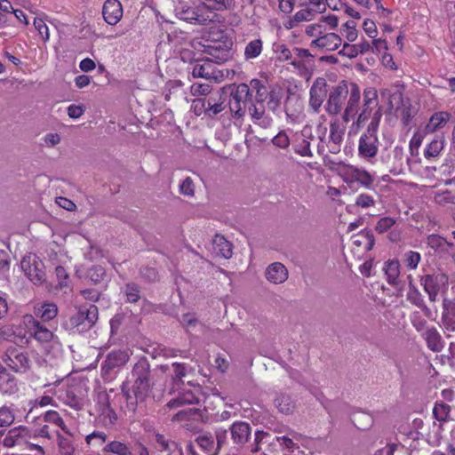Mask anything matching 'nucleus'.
Here are the masks:
<instances>
[{"instance_id": "f257e3e1", "label": "nucleus", "mask_w": 455, "mask_h": 455, "mask_svg": "<svg viewBox=\"0 0 455 455\" xmlns=\"http://www.w3.org/2000/svg\"><path fill=\"white\" fill-rule=\"evenodd\" d=\"M347 84V101L344 108L342 119L344 122L347 123L357 116L356 124L361 125L373 116V110L378 108V92L374 87L365 88L363 93V105L360 108L361 90L358 84L355 83H350Z\"/></svg>"}, {"instance_id": "f03ea898", "label": "nucleus", "mask_w": 455, "mask_h": 455, "mask_svg": "<svg viewBox=\"0 0 455 455\" xmlns=\"http://www.w3.org/2000/svg\"><path fill=\"white\" fill-rule=\"evenodd\" d=\"M167 371V365H160L151 370L148 359L140 358L132 370V392H136L140 398L148 397L153 387L166 374Z\"/></svg>"}, {"instance_id": "7ed1b4c3", "label": "nucleus", "mask_w": 455, "mask_h": 455, "mask_svg": "<svg viewBox=\"0 0 455 455\" xmlns=\"http://www.w3.org/2000/svg\"><path fill=\"white\" fill-rule=\"evenodd\" d=\"M382 114L378 108L371 117L366 131L358 140V156L360 158L372 163L379 152V140L377 135Z\"/></svg>"}, {"instance_id": "20e7f679", "label": "nucleus", "mask_w": 455, "mask_h": 455, "mask_svg": "<svg viewBox=\"0 0 455 455\" xmlns=\"http://www.w3.org/2000/svg\"><path fill=\"white\" fill-rule=\"evenodd\" d=\"M97 320L98 307L93 304L82 305L69 318V327L79 333L85 332L95 324Z\"/></svg>"}, {"instance_id": "39448f33", "label": "nucleus", "mask_w": 455, "mask_h": 455, "mask_svg": "<svg viewBox=\"0 0 455 455\" xmlns=\"http://www.w3.org/2000/svg\"><path fill=\"white\" fill-rule=\"evenodd\" d=\"M130 355L124 350H112L101 363V377L109 381L116 378L120 369L129 361Z\"/></svg>"}, {"instance_id": "423d86ee", "label": "nucleus", "mask_w": 455, "mask_h": 455, "mask_svg": "<svg viewBox=\"0 0 455 455\" xmlns=\"http://www.w3.org/2000/svg\"><path fill=\"white\" fill-rule=\"evenodd\" d=\"M348 84L345 81L331 88L325 104V111L331 116L339 115L347 98Z\"/></svg>"}, {"instance_id": "0eeeda50", "label": "nucleus", "mask_w": 455, "mask_h": 455, "mask_svg": "<svg viewBox=\"0 0 455 455\" xmlns=\"http://www.w3.org/2000/svg\"><path fill=\"white\" fill-rule=\"evenodd\" d=\"M251 99L250 88L246 84L235 86L230 93L229 108L235 117H243L245 114L246 101Z\"/></svg>"}, {"instance_id": "6e6552de", "label": "nucleus", "mask_w": 455, "mask_h": 455, "mask_svg": "<svg viewBox=\"0 0 455 455\" xmlns=\"http://www.w3.org/2000/svg\"><path fill=\"white\" fill-rule=\"evenodd\" d=\"M448 276L443 273H433L420 275L419 282L430 301L435 302L441 289L448 283Z\"/></svg>"}, {"instance_id": "1a4fd4ad", "label": "nucleus", "mask_w": 455, "mask_h": 455, "mask_svg": "<svg viewBox=\"0 0 455 455\" xmlns=\"http://www.w3.org/2000/svg\"><path fill=\"white\" fill-rule=\"evenodd\" d=\"M20 266L28 278L35 284H42L45 281L44 263L35 254L25 256Z\"/></svg>"}, {"instance_id": "9d476101", "label": "nucleus", "mask_w": 455, "mask_h": 455, "mask_svg": "<svg viewBox=\"0 0 455 455\" xmlns=\"http://www.w3.org/2000/svg\"><path fill=\"white\" fill-rule=\"evenodd\" d=\"M31 430L25 426H19L9 429L2 441L6 448L23 446L29 443L32 438Z\"/></svg>"}, {"instance_id": "9b49d317", "label": "nucleus", "mask_w": 455, "mask_h": 455, "mask_svg": "<svg viewBox=\"0 0 455 455\" xmlns=\"http://www.w3.org/2000/svg\"><path fill=\"white\" fill-rule=\"evenodd\" d=\"M4 362L16 372H25L29 369V359L20 348L12 347L7 349Z\"/></svg>"}, {"instance_id": "f8f14e48", "label": "nucleus", "mask_w": 455, "mask_h": 455, "mask_svg": "<svg viewBox=\"0 0 455 455\" xmlns=\"http://www.w3.org/2000/svg\"><path fill=\"white\" fill-rule=\"evenodd\" d=\"M229 430L233 443L239 447L244 446L251 435V427L245 421L234 422Z\"/></svg>"}, {"instance_id": "ddd939ff", "label": "nucleus", "mask_w": 455, "mask_h": 455, "mask_svg": "<svg viewBox=\"0 0 455 455\" xmlns=\"http://www.w3.org/2000/svg\"><path fill=\"white\" fill-rule=\"evenodd\" d=\"M327 84L324 79L318 78L310 88L309 94V105L315 112H318L319 108L323 105L324 97L326 96Z\"/></svg>"}, {"instance_id": "4468645a", "label": "nucleus", "mask_w": 455, "mask_h": 455, "mask_svg": "<svg viewBox=\"0 0 455 455\" xmlns=\"http://www.w3.org/2000/svg\"><path fill=\"white\" fill-rule=\"evenodd\" d=\"M205 52L210 55L208 59L212 63L221 64L231 59V48L224 43H214L205 48Z\"/></svg>"}, {"instance_id": "2eb2a0df", "label": "nucleus", "mask_w": 455, "mask_h": 455, "mask_svg": "<svg viewBox=\"0 0 455 455\" xmlns=\"http://www.w3.org/2000/svg\"><path fill=\"white\" fill-rule=\"evenodd\" d=\"M224 92L220 91L212 93L208 97H204L205 99V116L209 118H214L220 112H222L225 108V99H223Z\"/></svg>"}, {"instance_id": "dca6fc26", "label": "nucleus", "mask_w": 455, "mask_h": 455, "mask_svg": "<svg viewBox=\"0 0 455 455\" xmlns=\"http://www.w3.org/2000/svg\"><path fill=\"white\" fill-rule=\"evenodd\" d=\"M380 93L382 98L387 99L388 108L394 111H396L399 107L403 104L404 100L408 99L403 96V85H395L391 88L383 89Z\"/></svg>"}, {"instance_id": "f3484780", "label": "nucleus", "mask_w": 455, "mask_h": 455, "mask_svg": "<svg viewBox=\"0 0 455 455\" xmlns=\"http://www.w3.org/2000/svg\"><path fill=\"white\" fill-rule=\"evenodd\" d=\"M102 15L109 25H116L123 16V7L118 0H107L102 7Z\"/></svg>"}, {"instance_id": "a211bd4d", "label": "nucleus", "mask_w": 455, "mask_h": 455, "mask_svg": "<svg viewBox=\"0 0 455 455\" xmlns=\"http://www.w3.org/2000/svg\"><path fill=\"white\" fill-rule=\"evenodd\" d=\"M346 181L347 183L357 182L365 188H371L374 182V176L364 169L350 166Z\"/></svg>"}, {"instance_id": "6ab92c4d", "label": "nucleus", "mask_w": 455, "mask_h": 455, "mask_svg": "<svg viewBox=\"0 0 455 455\" xmlns=\"http://www.w3.org/2000/svg\"><path fill=\"white\" fill-rule=\"evenodd\" d=\"M288 270L281 262H274L270 264L265 271L267 280L275 284L284 283L288 279Z\"/></svg>"}, {"instance_id": "aec40b11", "label": "nucleus", "mask_w": 455, "mask_h": 455, "mask_svg": "<svg viewBox=\"0 0 455 455\" xmlns=\"http://www.w3.org/2000/svg\"><path fill=\"white\" fill-rule=\"evenodd\" d=\"M341 37L339 35L328 33L313 40L311 45L325 49L326 51H334L341 44Z\"/></svg>"}, {"instance_id": "412c9836", "label": "nucleus", "mask_w": 455, "mask_h": 455, "mask_svg": "<svg viewBox=\"0 0 455 455\" xmlns=\"http://www.w3.org/2000/svg\"><path fill=\"white\" fill-rule=\"evenodd\" d=\"M199 8H192V7H180L176 8V13L177 16L185 21L195 23V24H200L204 25L209 20L208 19L204 18L202 14H199Z\"/></svg>"}, {"instance_id": "4be33fe9", "label": "nucleus", "mask_w": 455, "mask_h": 455, "mask_svg": "<svg viewBox=\"0 0 455 455\" xmlns=\"http://www.w3.org/2000/svg\"><path fill=\"white\" fill-rule=\"evenodd\" d=\"M442 325L448 331H455V298L452 300H443Z\"/></svg>"}, {"instance_id": "5701e85b", "label": "nucleus", "mask_w": 455, "mask_h": 455, "mask_svg": "<svg viewBox=\"0 0 455 455\" xmlns=\"http://www.w3.org/2000/svg\"><path fill=\"white\" fill-rule=\"evenodd\" d=\"M26 319H28V323L31 324V330L33 331V335L36 340L40 342H48L52 339L53 333L36 320L32 315H27Z\"/></svg>"}, {"instance_id": "b1692460", "label": "nucleus", "mask_w": 455, "mask_h": 455, "mask_svg": "<svg viewBox=\"0 0 455 455\" xmlns=\"http://www.w3.org/2000/svg\"><path fill=\"white\" fill-rule=\"evenodd\" d=\"M406 299L410 303L419 307L426 317L431 318L432 311L425 303L424 297L417 287L411 286V290H408Z\"/></svg>"}, {"instance_id": "393cba45", "label": "nucleus", "mask_w": 455, "mask_h": 455, "mask_svg": "<svg viewBox=\"0 0 455 455\" xmlns=\"http://www.w3.org/2000/svg\"><path fill=\"white\" fill-rule=\"evenodd\" d=\"M212 247L216 255L230 259L233 255L232 243L228 241L223 235H216L212 240Z\"/></svg>"}, {"instance_id": "a878e982", "label": "nucleus", "mask_w": 455, "mask_h": 455, "mask_svg": "<svg viewBox=\"0 0 455 455\" xmlns=\"http://www.w3.org/2000/svg\"><path fill=\"white\" fill-rule=\"evenodd\" d=\"M191 74L195 78L211 79L216 77L213 64L208 59L203 62L196 61Z\"/></svg>"}, {"instance_id": "bb28decb", "label": "nucleus", "mask_w": 455, "mask_h": 455, "mask_svg": "<svg viewBox=\"0 0 455 455\" xmlns=\"http://www.w3.org/2000/svg\"><path fill=\"white\" fill-rule=\"evenodd\" d=\"M385 275L387 276V282L394 286L397 287L400 283V264L396 259H391L385 263L384 266Z\"/></svg>"}, {"instance_id": "cd10ccee", "label": "nucleus", "mask_w": 455, "mask_h": 455, "mask_svg": "<svg viewBox=\"0 0 455 455\" xmlns=\"http://www.w3.org/2000/svg\"><path fill=\"white\" fill-rule=\"evenodd\" d=\"M427 347L433 352H440L444 347L442 336L435 327L428 328L424 334Z\"/></svg>"}, {"instance_id": "c85d7f7f", "label": "nucleus", "mask_w": 455, "mask_h": 455, "mask_svg": "<svg viewBox=\"0 0 455 455\" xmlns=\"http://www.w3.org/2000/svg\"><path fill=\"white\" fill-rule=\"evenodd\" d=\"M396 116L401 117V121L404 126H408L411 121L417 114V108L412 105L411 100L408 98L403 104L395 111Z\"/></svg>"}, {"instance_id": "c756f323", "label": "nucleus", "mask_w": 455, "mask_h": 455, "mask_svg": "<svg viewBox=\"0 0 455 455\" xmlns=\"http://www.w3.org/2000/svg\"><path fill=\"white\" fill-rule=\"evenodd\" d=\"M251 92H255L256 102H265L267 100L269 94V88L267 86V83L259 79H251L248 85Z\"/></svg>"}, {"instance_id": "7c9ffc66", "label": "nucleus", "mask_w": 455, "mask_h": 455, "mask_svg": "<svg viewBox=\"0 0 455 455\" xmlns=\"http://www.w3.org/2000/svg\"><path fill=\"white\" fill-rule=\"evenodd\" d=\"M445 146V139L443 135L435 136L432 141L427 144L424 151V156L427 159L437 157Z\"/></svg>"}, {"instance_id": "2f4dec72", "label": "nucleus", "mask_w": 455, "mask_h": 455, "mask_svg": "<svg viewBox=\"0 0 455 455\" xmlns=\"http://www.w3.org/2000/svg\"><path fill=\"white\" fill-rule=\"evenodd\" d=\"M198 403V398L196 395L191 391H184L183 393L179 394V395L171 401L168 402L167 406L170 409L177 408L180 406H183L186 404H194Z\"/></svg>"}, {"instance_id": "473e14b6", "label": "nucleus", "mask_w": 455, "mask_h": 455, "mask_svg": "<svg viewBox=\"0 0 455 455\" xmlns=\"http://www.w3.org/2000/svg\"><path fill=\"white\" fill-rule=\"evenodd\" d=\"M34 314L43 321H50L57 315L58 308L56 305L52 303H44L36 306L34 308Z\"/></svg>"}, {"instance_id": "72a5a7b5", "label": "nucleus", "mask_w": 455, "mask_h": 455, "mask_svg": "<svg viewBox=\"0 0 455 455\" xmlns=\"http://www.w3.org/2000/svg\"><path fill=\"white\" fill-rule=\"evenodd\" d=\"M122 392L126 398V405L130 411L135 412L140 403L145 401L147 397H139L136 392H132V388H128L127 384L122 385Z\"/></svg>"}, {"instance_id": "f704fd0d", "label": "nucleus", "mask_w": 455, "mask_h": 455, "mask_svg": "<svg viewBox=\"0 0 455 455\" xmlns=\"http://www.w3.org/2000/svg\"><path fill=\"white\" fill-rule=\"evenodd\" d=\"M450 119V114L447 112H436L429 119L426 126L427 132H434L443 127Z\"/></svg>"}, {"instance_id": "c9c22d12", "label": "nucleus", "mask_w": 455, "mask_h": 455, "mask_svg": "<svg viewBox=\"0 0 455 455\" xmlns=\"http://www.w3.org/2000/svg\"><path fill=\"white\" fill-rule=\"evenodd\" d=\"M275 405L281 413L290 414L295 408L292 398L286 394H280L275 399Z\"/></svg>"}, {"instance_id": "e433bc0d", "label": "nucleus", "mask_w": 455, "mask_h": 455, "mask_svg": "<svg viewBox=\"0 0 455 455\" xmlns=\"http://www.w3.org/2000/svg\"><path fill=\"white\" fill-rule=\"evenodd\" d=\"M0 390L4 395H11L16 394L19 387L15 377L10 373L8 375H1Z\"/></svg>"}, {"instance_id": "4c0bfd02", "label": "nucleus", "mask_w": 455, "mask_h": 455, "mask_svg": "<svg viewBox=\"0 0 455 455\" xmlns=\"http://www.w3.org/2000/svg\"><path fill=\"white\" fill-rule=\"evenodd\" d=\"M451 406L443 402H436L433 408V416L440 423L451 420Z\"/></svg>"}, {"instance_id": "58836bf2", "label": "nucleus", "mask_w": 455, "mask_h": 455, "mask_svg": "<svg viewBox=\"0 0 455 455\" xmlns=\"http://www.w3.org/2000/svg\"><path fill=\"white\" fill-rule=\"evenodd\" d=\"M200 7L211 11L221 12L230 9L234 5V0H201Z\"/></svg>"}, {"instance_id": "ea45409f", "label": "nucleus", "mask_w": 455, "mask_h": 455, "mask_svg": "<svg viewBox=\"0 0 455 455\" xmlns=\"http://www.w3.org/2000/svg\"><path fill=\"white\" fill-rule=\"evenodd\" d=\"M102 451L103 452L113 453L115 455H133L127 444L120 441L108 443Z\"/></svg>"}, {"instance_id": "a19ab883", "label": "nucleus", "mask_w": 455, "mask_h": 455, "mask_svg": "<svg viewBox=\"0 0 455 455\" xmlns=\"http://www.w3.org/2000/svg\"><path fill=\"white\" fill-rule=\"evenodd\" d=\"M263 43L260 39H254L249 42L244 49L245 60H251L259 57L262 52Z\"/></svg>"}, {"instance_id": "79ce46f5", "label": "nucleus", "mask_w": 455, "mask_h": 455, "mask_svg": "<svg viewBox=\"0 0 455 455\" xmlns=\"http://www.w3.org/2000/svg\"><path fill=\"white\" fill-rule=\"evenodd\" d=\"M97 412L99 415L100 421L105 427L112 426L117 420V415L115 412L112 405L107 408L100 409L97 411Z\"/></svg>"}, {"instance_id": "37998d69", "label": "nucleus", "mask_w": 455, "mask_h": 455, "mask_svg": "<svg viewBox=\"0 0 455 455\" xmlns=\"http://www.w3.org/2000/svg\"><path fill=\"white\" fill-rule=\"evenodd\" d=\"M196 443L204 451L208 453L216 454L218 451H215L214 439L211 434L200 435L196 439Z\"/></svg>"}, {"instance_id": "c03bdc74", "label": "nucleus", "mask_w": 455, "mask_h": 455, "mask_svg": "<svg viewBox=\"0 0 455 455\" xmlns=\"http://www.w3.org/2000/svg\"><path fill=\"white\" fill-rule=\"evenodd\" d=\"M86 277L93 283L98 284L107 277L106 270L103 267L96 265L90 267L86 272Z\"/></svg>"}, {"instance_id": "a18cd8bd", "label": "nucleus", "mask_w": 455, "mask_h": 455, "mask_svg": "<svg viewBox=\"0 0 455 455\" xmlns=\"http://www.w3.org/2000/svg\"><path fill=\"white\" fill-rule=\"evenodd\" d=\"M112 395L114 397L116 396V395L114 394L113 389H110L109 392H99L96 398V411L111 406L114 401Z\"/></svg>"}, {"instance_id": "49530a36", "label": "nucleus", "mask_w": 455, "mask_h": 455, "mask_svg": "<svg viewBox=\"0 0 455 455\" xmlns=\"http://www.w3.org/2000/svg\"><path fill=\"white\" fill-rule=\"evenodd\" d=\"M125 295V300L128 303H136L140 299V289L138 284L134 283H129L124 289Z\"/></svg>"}, {"instance_id": "de8ad7c7", "label": "nucleus", "mask_w": 455, "mask_h": 455, "mask_svg": "<svg viewBox=\"0 0 455 455\" xmlns=\"http://www.w3.org/2000/svg\"><path fill=\"white\" fill-rule=\"evenodd\" d=\"M44 420L60 427L65 433L69 434L62 418L56 411H47L44 415Z\"/></svg>"}, {"instance_id": "09e8293b", "label": "nucleus", "mask_w": 455, "mask_h": 455, "mask_svg": "<svg viewBox=\"0 0 455 455\" xmlns=\"http://www.w3.org/2000/svg\"><path fill=\"white\" fill-rule=\"evenodd\" d=\"M269 435L264 431H256L254 440L247 446V451L251 454H255L260 451V444L267 438Z\"/></svg>"}, {"instance_id": "8fccbe9b", "label": "nucleus", "mask_w": 455, "mask_h": 455, "mask_svg": "<svg viewBox=\"0 0 455 455\" xmlns=\"http://www.w3.org/2000/svg\"><path fill=\"white\" fill-rule=\"evenodd\" d=\"M395 224L396 220L395 218L389 216L382 217L377 221L375 225V231L379 234H384L391 230Z\"/></svg>"}, {"instance_id": "3c124183", "label": "nucleus", "mask_w": 455, "mask_h": 455, "mask_svg": "<svg viewBox=\"0 0 455 455\" xmlns=\"http://www.w3.org/2000/svg\"><path fill=\"white\" fill-rule=\"evenodd\" d=\"M172 379L173 384L178 386L180 383H183L182 378L186 376L187 367L185 363H172Z\"/></svg>"}, {"instance_id": "603ef678", "label": "nucleus", "mask_w": 455, "mask_h": 455, "mask_svg": "<svg viewBox=\"0 0 455 455\" xmlns=\"http://www.w3.org/2000/svg\"><path fill=\"white\" fill-rule=\"evenodd\" d=\"M212 85L209 84L195 83L190 86V92L193 96L208 97L212 92Z\"/></svg>"}, {"instance_id": "864d4df0", "label": "nucleus", "mask_w": 455, "mask_h": 455, "mask_svg": "<svg viewBox=\"0 0 455 455\" xmlns=\"http://www.w3.org/2000/svg\"><path fill=\"white\" fill-rule=\"evenodd\" d=\"M298 143L295 145L294 151L301 156L312 157L313 153L310 149V141L299 137Z\"/></svg>"}, {"instance_id": "5fc2aeb1", "label": "nucleus", "mask_w": 455, "mask_h": 455, "mask_svg": "<svg viewBox=\"0 0 455 455\" xmlns=\"http://www.w3.org/2000/svg\"><path fill=\"white\" fill-rule=\"evenodd\" d=\"M15 419L14 412L7 406L0 408V427L10 426Z\"/></svg>"}, {"instance_id": "6e6d98bb", "label": "nucleus", "mask_w": 455, "mask_h": 455, "mask_svg": "<svg viewBox=\"0 0 455 455\" xmlns=\"http://www.w3.org/2000/svg\"><path fill=\"white\" fill-rule=\"evenodd\" d=\"M344 131L337 124H331L329 142L341 144L343 140Z\"/></svg>"}, {"instance_id": "4d7b16f0", "label": "nucleus", "mask_w": 455, "mask_h": 455, "mask_svg": "<svg viewBox=\"0 0 455 455\" xmlns=\"http://www.w3.org/2000/svg\"><path fill=\"white\" fill-rule=\"evenodd\" d=\"M342 32L349 42H354L357 38L356 24L353 20L347 21L343 25Z\"/></svg>"}, {"instance_id": "13d9d810", "label": "nucleus", "mask_w": 455, "mask_h": 455, "mask_svg": "<svg viewBox=\"0 0 455 455\" xmlns=\"http://www.w3.org/2000/svg\"><path fill=\"white\" fill-rule=\"evenodd\" d=\"M248 112L253 122L262 117L266 115L264 102L251 103Z\"/></svg>"}, {"instance_id": "bf43d9fd", "label": "nucleus", "mask_w": 455, "mask_h": 455, "mask_svg": "<svg viewBox=\"0 0 455 455\" xmlns=\"http://www.w3.org/2000/svg\"><path fill=\"white\" fill-rule=\"evenodd\" d=\"M271 141L275 147L283 149L288 148L290 146V138L284 131L279 132Z\"/></svg>"}, {"instance_id": "052dcab7", "label": "nucleus", "mask_w": 455, "mask_h": 455, "mask_svg": "<svg viewBox=\"0 0 455 455\" xmlns=\"http://www.w3.org/2000/svg\"><path fill=\"white\" fill-rule=\"evenodd\" d=\"M372 423V418L369 414L360 413L354 418L355 426L362 430L366 429Z\"/></svg>"}, {"instance_id": "680f3d73", "label": "nucleus", "mask_w": 455, "mask_h": 455, "mask_svg": "<svg viewBox=\"0 0 455 455\" xmlns=\"http://www.w3.org/2000/svg\"><path fill=\"white\" fill-rule=\"evenodd\" d=\"M404 259H405L406 266L410 269H415V268H417V267L421 259V256L417 251H409L405 252Z\"/></svg>"}, {"instance_id": "e2e57ef3", "label": "nucleus", "mask_w": 455, "mask_h": 455, "mask_svg": "<svg viewBox=\"0 0 455 455\" xmlns=\"http://www.w3.org/2000/svg\"><path fill=\"white\" fill-rule=\"evenodd\" d=\"M267 99L268 108L272 110H275L281 103L282 95L280 90L270 89Z\"/></svg>"}, {"instance_id": "0e129e2a", "label": "nucleus", "mask_w": 455, "mask_h": 455, "mask_svg": "<svg viewBox=\"0 0 455 455\" xmlns=\"http://www.w3.org/2000/svg\"><path fill=\"white\" fill-rule=\"evenodd\" d=\"M155 441L158 445V448L162 451H172L177 447L174 442H169L163 435L156 434Z\"/></svg>"}, {"instance_id": "69168bd1", "label": "nucleus", "mask_w": 455, "mask_h": 455, "mask_svg": "<svg viewBox=\"0 0 455 455\" xmlns=\"http://www.w3.org/2000/svg\"><path fill=\"white\" fill-rule=\"evenodd\" d=\"M427 243L429 247L437 251L445 245L446 240L438 235H429L427 238Z\"/></svg>"}, {"instance_id": "338daca9", "label": "nucleus", "mask_w": 455, "mask_h": 455, "mask_svg": "<svg viewBox=\"0 0 455 455\" xmlns=\"http://www.w3.org/2000/svg\"><path fill=\"white\" fill-rule=\"evenodd\" d=\"M355 205L362 208H369L375 205V200L373 196L362 193L357 196L355 199Z\"/></svg>"}, {"instance_id": "774afa93", "label": "nucleus", "mask_w": 455, "mask_h": 455, "mask_svg": "<svg viewBox=\"0 0 455 455\" xmlns=\"http://www.w3.org/2000/svg\"><path fill=\"white\" fill-rule=\"evenodd\" d=\"M180 191L181 194L188 196H193L195 194V186L192 179L187 177L180 185Z\"/></svg>"}]
</instances>
